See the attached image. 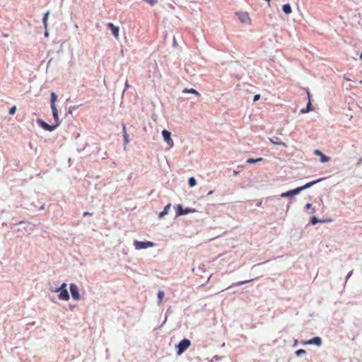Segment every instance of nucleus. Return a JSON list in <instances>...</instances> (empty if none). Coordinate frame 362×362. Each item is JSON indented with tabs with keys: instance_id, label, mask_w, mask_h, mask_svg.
<instances>
[{
	"instance_id": "38",
	"label": "nucleus",
	"mask_w": 362,
	"mask_h": 362,
	"mask_svg": "<svg viewBox=\"0 0 362 362\" xmlns=\"http://www.w3.org/2000/svg\"><path fill=\"white\" fill-rule=\"evenodd\" d=\"M121 54L122 56H123V52H124V49H123V45L121 44Z\"/></svg>"
},
{
	"instance_id": "11",
	"label": "nucleus",
	"mask_w": 362,
	"mask_h": 362,
	"mask_svg": "<svg viewBox=\"0 0 362 362\" xmlns=\"http://www.w3.org/2000/svg\"><path fill=\"white\" fill-rule=\"evenodd\" d=\"M269 141L274 145H280V146H286V145L285 144V143L282 142L281 140L277 137V136H274L272 138H270L269 139Z\"/></svg>"
},
{
	"instance_id": "34",
	"label": "nucleus",
	"mask_w": 362,
	"mask_h": 362,
	"mask_svg": "<svg viewBox=\"0 0 362 362\" xmlns=\"http://www.w3.org/2000/svg\"><path fill=\"white\" fill-rule=\"evenodd\" d=\"M305 208L307 209H313V210H315L313 208V205L311 204H306L305 206Z\"/></svg>"
},
{
	"instance_id": "31",
	"label": "nucleus",
	"mask_w": 362,
	"mask_h": 362,
	"mask_svg": "<svg viewBox=\"0 0 362 362\" xmlns=\"http://www.w3.org/2000/svg\"><path fill=\"white\" fill-rule=\"evenodd\" d=\"M198 270L200 271L201 272H205V265L204 264L199 265L198 267Z\"/></svg>"
},
{
	"instance_id": "7",
	"label": "nucleus",
	"mask_w": 362,
	"mask_h": 362,
	"mask_svg": "<svg viewBox=\"0 0 362 362\" xmlns=\"http://www.w3.org/2000/svg\"><path fill=\"white\" fill-rule=\"evenodd\" d=\"M162 136L163 137V140L170 146L172 147L173 146V141L171 138V133L170 132L163 129L162 131Z\"/></svg>"
},
{
	"instance_id": "39",
	"label": "nucleus",
	"mask_w": 362,
	"mask_h": 362,
	"mask_svg": "<svg viewBox=\"0 0 362 362\" xmlns=\"http://www.w3.org/2000/svg\"><path fill=\"white\" fill-rule=\"evenodd\" d=\"M308 98L309 99V101H310V93L309 91H307Z\"/></svg>"
},
{
	"instance_id": "47",
	"label": "nucleus",
	"mask_w": 362,
	"mask_h": 362,
	"mask_svg": "<svg viewBox=\"0 0 362 362\" xmlns=\"http://www.w3.org/2000/svg\"><path fill=\"white\" fill-rule=\"evenodd\" d=\"M360 58L362 59V52L360 54Z\"/></svg>"
},
{
	"instance_id": "35",
	"label": "nucleus",
	"mask_w": 362,
	"mask_h": 362,
	"mask_svg": "<svg viewBox=\"0 0 362 362\" xmlns=\"http://www.w3.org/2000/svg\"><path fill=\"white\" fill-rule=\"evenodd\" d=\"M352 274H353V272H352V271H351V272H349L348 273V274H347V275H346V281H347V280H348V279L351 276Z\"/></svg>"
},
{
	"instance_id": "21",
	"label": "nucleus",
	"mask_w": 362,
	"mask_h": 362,
	"mask_svg": "<svg viewBox=\"0 0 362 362\" xmlns=\"http://www.w3.org/2000/svg\"><path fill=\"white\" fill-rule=\"evenodd\" d=\"M263 160L262 158H248L247 160H246V163L247 164H252V163H258V162H260Z\"/></svg>"
},
{
	"instance_id": "17",
	"label": "nucleus",
	"mask_w": 362,
	"mask_h": 362,
	"mask_svg": "<svg viewBox=\"0 0 362 362\" xmlns=\"http://www.w3.org/2000/svg\"><path fill=\"white\" fill-rule=\"evenodd\" d=\"M312 109V104H311V102L310 101H308L306 107L305 108H303L300 110V114H305V113H307L308 112H310Z\"/></svg>"
},
{
	"instance_id": "6",
	"label": "nucleus",
	"mask_w": 362,
	"mask_h": 362,
	"mask_svg": "<svg viewBox=\"0 0 362 362\" xmlns=\"http://www.w3.org/2000/svg\"><path fill=\"white\" fill-rule=\"evenodd\" d=\"M236 15L238 17L240 21L243 23L250 24V18L249 14L247 12H238Z\"/></svg>"
},
{
	"instance_id": "37",
	"label": "nucleus",
	"mask_w": 362,
	"mask_h": 362,
	"mask_svg": "<svg viewBox=\"0 0 362 362\" xmlns=\"http://www.w3.org/2000/svg\"><path fill=\"white\" fill-rule=\"evenodd\" d=\"M91 215H92V214H90L89 212H84L83 216L85 217L86 216H91Z\"/></svg>"
},
{
	"instance_id": "33",
	"label": "nucleus",
	"mask_w": 362,
	"mask_h": 362,
	"mask_svg": "<svg viewBox=\"0 0 362 362\" xmlns=\"http://www.w3.org/2000/svg\"><path fill=\"white\" fill-rule=\"evenodd\" d=\"M259 98H260V95L257 94V95H255L254 96V98H253V101H254V102H256V101L259 100Z\"/></svg>"
},
{
	"instance_id": "43",
	"label": "nucleus",
	"mask_w": 362,
	"mask_h": 362,
	"mask_svg": "<svg viewBox=\"0 0 362 362\" xmlns=\"http://www.w3.org/2000/svg\"><path fill=\"white\" fill-rule=\"evenodd\" d=\"M361 160H362V158L359 160V161H358L357 165H360Z\"/></svg>"
},
{
	"instance_id": "44",
	"label": "nucleus",
	"mask_w": 362,
	"mask_h": 362,
	"mask_svg": "<svg viewBox=\"0 0 362 362\" xmlns=\"http://www.w3.org/2000/svg\"><path fill=\"white\" fill-rule=\"evenodd\" d=\"M168 313H170V309L167 310L166 314H168Z\"/></svg>"
},
{
	"instance_id": "2",
	"label": "nucleus",
	"mask_w": 362,
	"mask_h": 362,
	"mask_svg": "<svg viewBox=\"0 0 362 362\" xmlns=\"http://www.w3.org/2000/svg\"><path fill=\"white\" fill-rule=\"evenodd\" d=\"M191 345V341L187 339H184L181 340L179 344L177 345L178 349L177 354L181 355L183 354Z\"/></svg>"
},
{
	"instance_id": "27",
	"label": "nucleus",
	"mask_w": 362,
	"mask_h": 362,
	"mask_svg": "<svg viewBox=\"0 0 362 362\" xmlns=\"http://www.w3.org/2000/svg\"><path fill=\"white\" fill-rule=\"evenodd\" d=\"M49 13V12L47 11L43 17V24H44L45 28L47 27V20H48Z\"/></svg>"
},
{
	"instance_id": "30",
	"label": "nucleus",
	"mask_w": 362,
	"mask_h": 362,
	"mask_svg": "<svg viewBox=\"0 0 362 362\" xmlns=\"http://www.w3.org/2000/svg\"><path fill=\"white\" fill-rule=\"evenodd\" d=\"M146 3L149 4L151 6H153L156 2L157 0H144Z\"/></svg>"
},
{
	"instance_id": "32",
	"label": "nucleus",
	"mask_w": 362,
	"mask_h": 362,
	"mask_svg": "<svg viewBox=\"0 0 362 362\" xmlns=\"http://www.w3.org/2000/svg\"><path fill=\"white\" fill-rule=\"evenodd\" d=\"M16 106H13L10 110H9V114L10 115H14L15 112H16Z\"/></svg>"
},
{
	"instance_id": "4",
	"label": "nucleus",
	"mask_w": 362,
	"mask_h": 362,
	"mask_svg": "<svg viewBox=\"0 0 362 362\" xmlns=\"http://www.w3.org/2000/svg\"><path fill=\"white\" fill-rule=\"evenodd\" d=\"M175 208H176V210H177L176 215L177 216H182V215H186V214H188L189 213H194V212L197 211L195 209L190 208V207H187L185 209H183L182 206L180 204L176 205Z\"/></svg>"
},
{
	"instance_id": "8",
	"label": "nucleus",
	"mask_w": 362,
	"mask_h": 362,
	"mask_svg": "<svg viewBox=\"0 0 362 362\" xmlns=\"http://www.w3.org/2000/svg\"><path fill=\"white\" fill-rule=\"evenodd\" d=\"M322 339L319 337H315L308 341H303V344L316 345L320 346L322 345Z\"/></svg>"
},
{
	"instance_id": "3",
	"label": "nucleus",
	"mask_w": 362,
	"mask_h": 362,
	"mask_svg": "<svg viewBox=\"0 0 362 362\" xmlns=\"http://www.w3.org/2000/svg\"><path fill=\"white\" fill-rule=\"evenodd\" d=\"M134 246L136 250L146 249L154 246V243L151 241H138L134 242Z\"/></svg>"
},
{
	"instance_id": "15",
	"label": "nucleus",
	"mask_w": 362,
	"mask_h": 362,
	"mask_svg": "<svg viewBox=\"0 0 362 362\" xmlns=\"http://www.w3.org/2000/svg\"><path fill=\"white\" fill-rule=\"evenodd\" d=\"M170 207H171V204H169L166 205V206H165V208H164L163 211H162L161 212H160V213H159V214H158V217H159V218H162V217H163L164 216L167 215V214H168V211H169V210H170Z\"/></svg>"
},
{
	"instance_id": "24",
	"label": "nucleus",
	"mask_w": 362,
	"mask_h": 362,
	"mask_svg": "<svg viewBox=\"0 0 362 362\" xmlns=\"http://www.w3.org/2000/svg\"><path fill=\"white\" fill-rule=\"evenodd\" d=\"M188 183H189V185L192 187L197 185V181L194 177H189V179L188 180Z\"/></svg>"
},
{
	"instance_id": "18",
	"label": "nucleus",
	"mask_w": 362,
	"mask_h": 362,
	"mask_svg": "<svg viewBox=\"0 0 362 362\" xmlns=\"http://www.w3.org/2000/svg\"><path fill=\"white\" fill-rule=\"evenodd\" d=\"M282 10L286 14H290L292 11L291 6L289 4H284L282 7Z\"/></svg>"
},
{
	"instance_id": "23",
	"label": "nucleus",
	"mask_w": 362,
	"mask_h": 362,
	"mask_svg": "<svg viewBox=\"0 0 362 362\" xmlns=\"http://www.w3.org/2000/svg\"><path fill=\"white\" fill-rule=\"evenodd\" d=\"M57 95L55 94V93L52 92L51 93V100H50V102H51V107H56L55 105V102L57 100Z\"/></svg>"
},
{
	"instance_id": "41",
	"label": "nucleus",
	"mask_w": 362,
	"mask_h": 362,
	"mask_svg": "<svg viewBox=\"0 0 362 362\" xmlns=\"http://www.w3.org/2000/svg\"><path fill=\"white\" fill-rule=\"evenodd\" d=\"M213 192H214V191H212V190H211V191H209V192H208V195H211V194H213Z\"/></svg>"
},
{
	"instance_id": "1",
	"label": "nucleus",
	"mask_w": 362,
	"mask_h": 362,
	"mask_svg": "<svg viewBox=\"0 0 362 362\" xmlns=\"http://www.w3.org/2000/svg\"><path fill=\"white\" fill-rule=\"evenodd\" d=\"M67 285L63 283L59 287L55 288H50V291L54 293H59L58 298L60 300L67 301L69 300L70 296L67 291Z\"/></svg>"
},
{
	"instance_id": "22",
	"label": "nucleus",
	"mask_w": 362,
	"mask_h": 362,
	"mask_svg": "<svg viewBox=\"0 0 362 362\" xmlns=\"http://www.w3.org/2000/svg\"><path fill=\"white\" fill-rule=\"evenodd\" d=\"M164 296H165L164 291H159L158 292V305H160L161 304V303L163 301V299L164 298Z\"/></svg>"
},
{
	"instance_id": "5",
	"label": "nucleus",
	"mask_w": 362,
	"mask_h": 362,
	"mask_svg": "<svg viewBox=\"0 0 362 362\" xmlns=\"http://www.w3.org/2000/svg\"><path fill=\"white\" fill-rule=\"evenodd\" d=\"M70 292L74 300H79L81 298L79 291L77 285L75 284H70Z\"/></svg>"
},
{
	"instance_id": "16",
	"label": "nucleus",
	"mask_w": 362,
	"mask_h": 362,
	"mask_svg": "<svg viewBox=\"0 0 362 362\" xmlns=\"http://www.w3.org/2000/svg\"><path fill=\"white\" fill-rule=\"evenodd\" d=\"M51 108H52L53 117L54 118V120L57 122L56 125L58 126L59 124V116H58L57 107H52Z\"/></svg>"
},
{
	"instance_id": "12",
	"label": "nucleus",
	"mask_w": 362,
	"mask_h": 362,
	"mask_svg": "<svg viewBox=\"0 0 362 362\" xmlns=\"http://www.w3.org/2000/svg\"><path fill=\"white\" fill-rule=\"evenodd\" d=\"M322 180H323V178H320V179L316 180L315 181H312V182H308L305 185H304L303 186H301L300 187L302 188V190L303 191L305 189H307L311 187L312 186H313L316 183L322 181Z\"/></svg>"
},
{
	"instance_id": "29",
	"label": "nucleus",
	"mask_w": 362,
	"mask_h": 362,
	"mask_svg": "<svg viewBox=\"0 0 362 362\" xmlns=\"http://www.w3.org/2000/svg\"><path fill=\"white\" fill-rule=\"evenodd\" d=\"M119 28V27L115 26V38L118 39Z\"/></svg>"
},
{
	"instance_id": "20",
	"label": "nucleus",
	"mask_w": 362,
	"mask_h": 362,
	"mask_svg": "<svg viewBox=\"0 0 362 362\" xmlns=\"http://www.w3.org/2000/svg\"><path fill=\"white\" fill-rule=\"evenodd\" d=\"M253 281V279H250V280H245V281H238L236 283H233L231 286H228V288L232 287V286H241V285H243L245 284H247L248 282H250Z\"/></svg>"
},
{
	"instance_id": "42",
	"label": "nucleus",
	"mask_w": 362,
	"mask_h": 362,
	"mask_svg": "<svg viewBox=\"0 0 362 362\" xmlns=\"http://www.w3.org/2000/svg\"><path fill=\"white\" fill-rule=\"evenodd\" d=\"M344 79H345V80H346V81H351V79H350V78H346V77H344Z\"/></svg>"
},
{
	"instance_id": "26",
	"label": "nucleus",
	"mask_w": 362,
	"mask_h": 362,
	"mask_svg": "<svg viewBox=\"0 0 362 362\" xmlns=\"http://www.w3.org/2000/svg\"><path fill=\"white\" fill-rule=\"evenodd\" d=\"M280 197H282V198H286V197H293L292 196V193H291V191L289 190L288 192H283L280 194Z\"/></svg>"
},
{
	"instance_id": "10",
	"label": "nucleus",
	"mask_w": 362,
	"mask_h": 362,
	"mask_svg": "<svg viewBox=\"0 0 362 362\" xmlns=\"http://www.w3.org/2000/svg\"><path fill=\"white\" fill-rule=\"evenodd\" d=\"M314 154L320 156V162L322 163L328 162L330 160V157L327 156L326 155L322 153L320 150H315L314 151Z\"/></svg>"
},
{
	"instance_id": "13",
	"label": "nucleus",
	"mask_w": 362,
	"mask_h": 362,
	"mask_svg": "<svg viewBox=\"0 0 362 362\" xmlns=\"http://www.w3.org/2000/svg\"><path fill=\"white\" fill-rule=\"evenodd\" d=\"M122 130H123L124 146L125 148L126 146L129 144V135L127 134V133L126 132V126L124 124H122Z\"/></svg>"
},
{
	"instance_id": "48",
	"label": "nucleus",
	"mask_w": 362,
	"mask_h": 362,
	"mask_svg": "<svg viewBox=\"0 0 362 362\" xmlns=\"http://www.w3.org/2000/svg\"><path fill=\"white\" fill-rule=\"evenodd\" d=\"M125 85H126L127 87L128 86L127 81H125Z\"/></svg>"
},
{
	"instance_id": "40",
	"label": "nucleus",
	"mask_w": 362,
	"mask_h": 362,
	"mask_svg": "<svg viewBox=\"0 0 362 362\" xmlns=\"http://www.w3.org/2000/svg\"><path fill=\"white\" fill-rule=\"evenodd\" d=\"M238 173H239V172H238V171H237V170H233V175H238Z\"/></svg>"
},
{
	"instance_id": "25",
	"label": "nucleus",
	"mask_w": 362,
	"mask_h": 362,
	"mask_svg": "<svg viewBox=\"0 0 362 362\" xmlns=\"http://www.w3.org/2000/svg\"><path fill=\"white\" fill-rule=\"evenodd\" d=\"M291 191V193H292V196H295V195H297L300 192H301L303 190H302V188L300 187H297L296 189H293Z\"/></svg>"
},
{
	"instance_id": "45",
	"label": "nucleus",
	"mask_w": 362,
	"mask_h": 362,
	"mask_svg": "<svg viewBox=\"0 0 362 362\" xmlns=\"http://www.w3.org/2000/svg\"><path fill=\"white\" fill-rule=\"evenodd\" d=\"M124 41L125 42H127V40H126V36H125V35L124 36Z\"/></svg>"
},
{
	"instance_id": "28",
	"label": "nucleus",
	"mask_w": 362,
	"mask_h": 362,
	"mask_svg": "<svg viewBox=\"0 0 362 362\" xmlns=\"http://www.w3.org/2000/svg\"><path fill=\"white\" fill-rule=\"evenodd\" d=\"M306 353L305 350L304 349H298L296 351V355L297 356H300Z\"/></svg>"
},
{
	"instance_id": "19",
	"label": "nucleus",
	"mask_w": 362,
	"mask_h": 362,
	"mask_svg": "<svg viewBox=\"0 0 362 362\" xmlns=\"http://www.w3.org/2000/svg\"><path fill=\"white\" fill-rule=\"evenodd\" d=\"M182 92L185 93L195 94L197 96L200 95V93L198 91H197L195 89H194V88H190V89L185 88Z\"/></svg>"
},
{
	"instance_id": "14",
	"label": "nucleus",
	"mask_w": 362,
	"mask_h": 362,
	"mask_svg": "<svg viewBox=\"0 0 362 362\" xmlns=\"http://www.w3.org/2000/svg\"><path fill=\"white\" fill-rule=\"evenodd\" d=\"M330 221H331V219H329V220L327 221V222H330ZM324 222H326V221L322 220V219H319L316 216H313L310 218V223L312 225H315V224H317L318 223H324Z\"/></svg>"
},
{
	"instance_id": "46",
	"label": "nucleus",
	"mask_w": 362,
	"mask_h": 362,
	"mask_svg": "<svg viewBox=\"0 0 362 362\" xmlns=\"http://www.w3.org/2000/svg\"><path fill=\"white\" fill-rule=\"evenodd\" d=\"M265 1L269 4L271 0H265Z\"/></svg>"
},
{
	"instance_id": "9",
	"label": "nucleus",
	"mask_w": 362,
	"mask_h": 362,
	"mask_svg": "<svg viewBox=\"0 0 362 362\" xmlns=\"http://www.w3.org/2000/svg\"><path fill=\"white\" fill-rule=\"evenodd\" d=\"M37 122H38V124H40V125L44 129L49 131V132L53 131L57 127L56 124L55 125H49V124H47L45 122H44L42 119H38Z\"/></svg>"
},
{
	"instance_id": "36",
	"label": "nucleus",
	"mask_w": 362,
	"mask_h": 362,
	"mask_svg": "<svg viewBox=\"0 0 362 362\" xmlns=\"http://www.w3.org/2000/svg\"><path fill=\"white\" fill-rule=\"evenodd\" d=\"M108 26L111 29V30L113 32V28H114L113 23H108Z\"/></svg>"
}]
</instances>
